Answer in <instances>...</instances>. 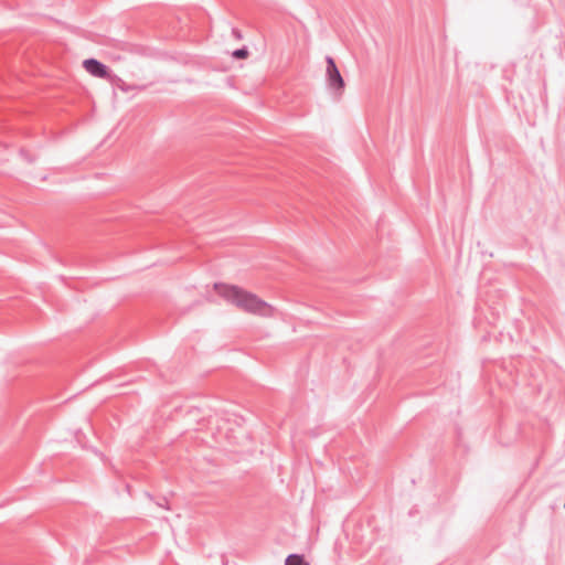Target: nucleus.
Masks as SVG:
<instances>
[{"label":"nucleus","instance_id":"obj_7","mask_svg":"<svg viewBox=\"0 0 565 565\" xmlns=\"http://www.w3.org/2000/svg\"><path fill=\"white\" fill-rule=\"evenodd\" d=\"M21 154H22L26 160L31 161V159H29V158L26 157V154H25V152H24V151H21Z\"/></svg>","mask_w":565,"mask_h":565},{"label":"nucleus","instance_id":"obj_3","mask_svg":"<svg viewBox=\"0 0 565 565\" xmlns=\"http://www.w3.org/2000/svg\"><path fill=\"white\" fill-rule=\"evenodd\" d=\"M83 66L90 75L98 78H107L109 76V68L104 63L96 58H87L83 62Z\"/></svg>","mask_w":565,"mask_h":565},{"label":"nucleus","instance_id":"obj_1","mask_svg":"<svg viewBox=\"0 0 565 565\" xmlns=\"http://www.w3.org/2000/svg\"><path fill=\"white\" fill-rule=\"evenodd\" d=\"M214 287L222 298L245 312L260 317L274 315V308L253 292L233 285L215 284Z\"/></svg>","mask_w":565,"mask_h":565},{"label":"nucleus","instance_id":"obj_5","mask_svg":"<svg viewBox=\"0 0 565 565\" xmlns=\"http://www.w3.org/2000/svg\"><path fill=\"white\" fill-rule=\"evenodd\" d=\"M247 55H248V50L245 46L237 49L232 53V56L235 58H245V57H247Z\"/></svg>","mask_w":565,"mask_h":565},{"label":"nucleus","instance_id":"obj_4","mask_svg":"<svg viewBox=\"0 0 565 565\" xmlns=\"http://www.w3.org/2000/svg\"><path fill=\"white\" fill-rule=\"evenodd\" d=\"M285 565H309L302 555L299 554H290L287 556L285 561Z\"/></svg>","mask_w":565,"mask_h":565},{"label":"nucleus","instance_id":"obj_6","mask_svg":"<svg viewBox=\"0 0 565 565\" xmlns=\"http://www.w3.org/2000/svg\"><path fill=\"white\" fill-rule=\"evenodd\" d=\"M232 35H233L236 40H242V39H243L242 32H241V30H238L237 28H233V29H232Z\"/></svg>","mask_w":565,"mask_h":565},{"label":"nucleus","instance_id":"obj_2","mask_svg":"<svg viewBox=\"0 0 565 565\" xmlns=\"http://www.w3.org/2000/svg\"><path fill=\"white\" fill-rule=\"evenodd\" d=\"M327 62V84L335 93H342L344 89V79L331 56L326 57Z\"/></svg>","mask_w":565,"mask_h":565}]
</instances>
